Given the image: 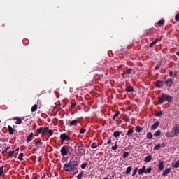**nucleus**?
I'll list each match as a JSON object with an SVG mask.
<instances>
[{
	"instance_id": "1",
	"label": "nucleus",
	"mask_w": 179,
	"mask_h": 179,
	"mask_svg": "<svg viewBox=\"0 0 179 179\" xmlns=\"http://www.w3.org/2000/svg\"><path fill=\"white\" fill-rule=\"evenodd\" d=\"M79 159L78 157L73 156L70 159L69 163L65 164L63 166L64 171H69V173H73L75 171L76 169H78V166H79Z\"/></svg>"
},
{
	"instance_id": "2",
	"label": "nucleus",
	"mask_w": 179,
	"mask_h": 179,
	"mask_svg": "<svg viewBox=\"0 0 179 179\" xmlns=\"http://www.w3.org/2000/svg\"><path fill=\"white\" fill-rule=\"evenodd\" d=\"M164 101L171 103L173 101V97L171 96V95H169L166 93H162L161 96L158 97V104H163Z\"/></svg>"
},
{
	"instance_id": "3",
	"label": "nucleus",
	"mask_w": 179,
	"mask_h": 179,
	"mask_svg": "<svg viewBox=\"0 0 179 179\" xmlns=\"http://www.w3.org/2000/svg\"><path fill=\"white\" fill-rule=\"evenodd\" d=\"M74 149L76 156H79L80 157L83 156V155H85V152H86L85 146L82 143L80 145L76 143L74 146Z\"/></svg>"
},
{
	"instance_id": "4",
	"label": "nucleus",
	"mask_w": 179,
	"mask_h": 179,
	"mask_svg": "<svg viewBox=\"0 0 179 179\" xmlns=\"http://www.w3.org/2000/svg\"><path fill=\"white\" fill-rule=\"evenodd\" d=\"M72 152H73V149L69 145H64L60 150V153L62 156H68V153H72Z\"/></svg>"
},
{
	"instance_id": "5",
	"label": "nucleus",
	"mask_w": 179,
	"mask_h": 179,
	"mask_svg": "<svg viewBox=\"0 0 179 179\" xmlns=\"http://www.w3.org/2000/svg\"><path fill=\"white\" fill-rule=\"evenodd\" d=\"M60 139L61 142H69L71 141V137L69 136L66 135L65 133H62L60 134Z\"/></svg>"
},
{
	"instance_id": "6",
	"label": "nucleus",
	"mask_w": 179,
	"mask_h": 179,
	"mask_svg": "<svg viewBox=\"0 0 179 179\" xmlns=\"http://www.w3.org/2000/svg\"><path fill=\"white\" fill-rule=\"evenodd\" d=\"M171 133L173 134V136H178L179 134V124H176L173 127V129L171 131Z\"/></svg>"
},
{
	"instance_id": "7",
	"label": "nucleus",
	"mask_w": 179,
	"mask_h": 179,
	"mask_svg": "<svg viewBox=\"0 0 179 179\" xmlns=\"http://www.w3.org/2000/svg\"><path fill=\"white\" fill-rule=\"evenodd\" d=\"M22 120H24V117L21 118L20 117H15L13 118V120L15 121V124H16L17 125H20V124H22V122H23Z\"/></svg>"
},
{
	"instance_id": "8",
	"label": "nucleus",
	"mask_w": 179,
	"mask_h": 179,
	"mask_svg": "<svg viewBox=\"0 0 179 179\" xmlns=\"http://www.w3.org/2000/svg\"><path fill=\"white\" fill-rule=\"evenodd\" d=\"M48 129V127H40L36 129V131L38 134H41V135H44L45 134H47V131Z\"/></svg>"
},
{
	"instance_id": "9",
	"label": "nucleus",
	"mask_w": 179,
	"mask_h": 179,
	"mask_svg": "<svg viewBox=\"0 0 179 179\" xmlns=\"http://www.w3.org/2000/svg\"><path fill=\"white\" fill-rule=\"evenodd\" d=\"M34 139V134L33 132L30 133L29 135L27 137V143H29Z\"/></svg>"
},
{
	"instance_id": "10",
	"label": "nucleus",
	"mask_w": 179,
	"mask_h": 179,
	"mask_svg": "<svg viewBox=\"0 0 179 179\" xmlns=\"http://www.w3.org/2000/svg\"><path fill=\"white\" fill-rule=\"evenodd\" d=\"M78 124H79V120H72V121H70V122H69L70 127H73V125H74L75 127H76V125H77Z\"/></svg>"
},
{
	"instance_id": "11",
	"label": "nucleus",
	"mask_w": 179,
	"mask_h": 179,
	"mask_svg": "<svg viewBox=\"0 0 179 179\" xmlns=\"http://www.w3.org/2000/svg\"><path fill=\"white\" fill-rule=\"evenodd\" d=\"M165 85H166V86H169V87H171V85H173V79H171V78H168V79L165 81Z\"/></svg>"
},
{
	"instance_id": "12",
	"label": "nucleus",
	"mask_w": 179,
	"mask_h": 179,
	"mask_svg": "<svg viewBox=\"0 0 179 179\" xmlns=\"http://www.w3.org/2000/svg\"><path fill=\"white\" fill-rule=\"evenodd\" d=\"M160 125V122H156L151 126V129L152 131H155V129H157V128Z\"/></svg>"
},
{
	"instance_id": "13",
	"label": "nucleus",
	"mask_w": 179,
	"mask_h": 179,
	"mask_svg": "<svg viewBox=\"0 0 179 179\" xmlns=\"http://www.w3.org/2000/svg\"><path fill=\"white\" fill-rule=\"evenodd\" d=\"M155 85L157 87L160 89V87H162V86H164V84L163 83V81L157 80V83H155Z\"/></svg>"
},
{
	"instance_id": "14",
	"label": "nucleus",
	"mask_w": 179,
	"mask_h": 179,
	"mask_svg": "<svg viewBox=\"0 0 179 179\" xmlns=\"http://www.w3.org/2000/svg\"><path fill=\"white\" fill-rule=\"evenodd\" d=\"M8 133L10 135H13L15 134V129L12 128L10 125L8 126Z\"/></svg>"
},
{
	"instance_id": "15",
	"label": "nucleus",
	"mask_w": 179,
	"mask_h": 179,
	"mask_svg": "<svg viewBox=\"0 0 179 179\" xmlns=\"http://www.w3.org/2000/svg\"><path fill=\"white\" fill-rule=\"evenodd\" d=\"M131 72H132L131 69L127 68V70L123 72L122 75H131Z\"/></svg>"
},
{
	"instance_id": "16",
	"label": "nucleus",
	"mask_w": 179,
	"mask_h": 179,
	"mask_svg": "<svg viewBox=\"0 0 179 179\" xmlns=\"http://www.w3.org/2000/svg\"><path fill=\"white\" fill-rule=\"evenodd\" d=\"M135 91V90L134 89V87H132V86H129V87H127L126 88H125V92H134Z\"/></svg>"
},
{
	"instance_id": "17",
	"label": "nucleus",
	"mask_w": 179,
	"mask_h": 179,
	"mask_svg": "<svg viewBox=\"0 0 179 179\" xmlns=\"http://www.w3.org/2000/svg\"><path fill=\"white\" fill-rule=\"evenodd\" d=\"M152 160V155H147L145 159L144 162H146V163H149Z\"/></svg>"
},
{
	"instance_id": "18",
	"label": "nucleus",
	"mask_w": 179,
	"mask_h": 179,
	"mask_svg": "<svg viewBox=\"0 0 179 179\" xmlns=\"http://www.w3.org/2000/svg\"><path fill=\"white\" fill-rule=\"evenodd\" d=\"M145 170H146V166H143L142 169H140L138 171V174L141 176L145 173Z\"/></svg>"
},
{
	"instance_id": "19",
	"label": "nucleus",
	"mask_w": 179,
	"mask_h": 179,
	"mask_svg": "<svg viewBox=\"0 0 179 179\" xmlns=\"http://www.w3.org/2000/svg\"><path fill=\"white\" fill-rule=\"evenodd\" d=\"M157 43H159V39H158V38L155 39L154 41H152L151 43H150V48H152V47H153L155 44H157Z\"/></svg>"
},
{
	"instance_id": "20",
	"label": "nucleus",
	"mask_w": 179,
	"mask_h": 179,
	"mask_svg": "<svg viewBox=\"0 0 179 179\" xmlns=\"http://www.w3.org/2000/svg\"><path fill=\"white\" fill-rule=\"evenodd\" d=\"M169 173H170V168H167L166 169H165L163 173H162V176L164 177H166V176H167V174H169Z\"/></svg>"
},
{
	"instance_id": "21",
	"label": "nucleus",
	"mask_w": 179,
	"mask_h": 179,
	"mask_svg": "<svg viewBox=\"0 0 179 179\" xmlns=\"http://www.w3.org/2000/svg\"><path fill=\"white\" fill-rule=\"evenodd\" d=\"M163 164H164L163 161H159L158 164V169H159L160 170H163V169H164V166Z\"/></svg>"
},
{
	"instance_id": "22",
	"label": "nucleus",
	"mask_w": 179,
	"mask_h": 179,
	"mask_svg": "<svg viewBox=\"0 0 179 179\" xmlns=\"http://www.w3.org/2000/svg\"><path fill=\"white\" fill-rule=\"evenodd\" d=\"M46 134H47V135H50V136H52V135H54V131H52V129H49V128L48 127Z\"/></svg>"
},
{
	"instance_id": "23",
	"label": "nucleus",
	"mask_w": 179,
	"mask_h": 179,
	"mask_svg": "<svg viewBox=\"0 0 179 179\" xmlns=\"http://www.w3.org/2000/svg\"><path fill=\"white\" fill-rule=\"evenodd\" d=\"M157 24H158V26H164V19H161L157 22Z\"/></svg>"
},
{
	"instance_id": "24",
	"label": "nucleus",
	"mask_w": 179,
	"mask_h": 179,
	"mask_svg": "<svg viewBox=\"0 0 179 179\" xmlns=\"http://www.w3.org/2000/svg\"><path fill=\"white\" fill-rule=\"evenodd\" d=\"M134 134V129L129 128L127 133L126 134L127 136Z\"/></svg>"
},
{
	"instance_id": "25",
	"label": "nucleus",
	"mask_w": 179,
	"mask_h": 179,
	"mask_svg": "<svg viewBox=\"0 0 179 179\" xmlns=\"http://www.w3.org/2000/svg\"><path fill=\"white\" fill-rule=\"evenodd\" d=\"M146 138H147V139H152L153 134H152V132L147 133Z\"/></svg>"
},
{
	"instance_id": "26",
	"label": "nucleus",
	"mask_w": 179,
	"mask_h": 179,
	"mask_svg": "<svg viewBox=\"0 0 179 179\" xmlns=\"http://www.w3.org/2000/svg\"><path fill=\"white\" fill-rule=\"evenodd\" d=\"M120 133L118 131H115L113 132L114 138H118L120 136Z\"/></svg>"
},
{
	"instance_id": "27",
	"label": "nucleus",
	"mask_w": 179,
	"mask_h": 179,
	"mask_svg": "<svg viewBox=\"0 0 179 179\" xmlns=\"http://www.w3.org/2000/svg\"><path fill=\"white\" fill-rule=\"evenodd\" d=\"M42 144H43V142L41 141V140H38V141H37L36 142L34 143V145L36 148H38V145H42Z\"/></svg>"
},
{
	"instance_id": "28",
	"label": "nucleus",
	"mask_w": 179,
	"mask_h": 179,
	"mask_svg": "<svg viewBox=\"0 0 179 179\" xmlns=\"http://www.w3.org/2000/svg\"><path fill=\"white\" fill-rule=\"evenodd\" d=\"M37 110V104H34L31 108V113H34L35 111H36Z\"/></svg>"
},
{
	"instance_id": "29",
	"label": "nucleus",
	"mask_w": 179,
	"mask_h": 179,
	"mask_svg": "<svg viewBox=\"0 0 179 179\" xmlns=\"http://www.w3.org/2000/svg\"><path fill=\"white\" fill-rule=\"evenodd\" d=\"M161 134H162V131L157 130L154 133V136H160Z\"/></svg>"
},
{
	"instance_id": "30",
	"label": "nucleus",
	"mask_w": 179,
	"mask_h": 179,
	"mask_svg": "<svg viewBox=\"0 0 179 179\" xmlns=\"http://www.w3.org/2000/svg\"><path fill=\"white\" fill-rule=\"evenodd\" d=\"M118 115H120L119 110L116 111V113L113 115V120H115L117 118V117H118Z\"/></svg>"
},
{
	"instance_id": "31",
	"label": "nucleus",
	"mask_w": 179,
	"mask_h": 179,
	"mask_svg": "<svg viewBox=\"0 0 179 179\" xmlns=\"http://www.w3.org/2000/svg\"><path fill=\"white\" fill-rule=\"evenodd\" d=\"M173 169H178L179 167V159L173 165Z\"/></svg>"
},
{
	"instance_id": "32",
	"label": "nucleus",
	"mask_w": 179,
	"mask_h": 179,
	"mask_svg": "<svg viewBox=\"0 0 179 179\" xmlns=\"http://www.w3.org/2000/svg\"><path fill=\"white\" fill-rule=\"evenodd\" d=\"M152 172V169L150 167L145 169V174H149Z\"/></svg>"
},
{
	"instance_id": "33",
	"label": "nucleus",
	"mask_w": 179,
	"mask_h": 179,
	"mask_svg": "<svg viewBox=\"0 0 179 179\" xmlns=\"http://www.w3.org/2000/svg\"><path fill=\"white\" fill-rule=\"evenodd\" d=\"M128 156H129V152H124L123 153L122 157L123 159H127V157H128Z\"/></svg>"
},
{
	"instance_id": "34",
	"label": "nucleus",
	"mask_w": 179,
	"mask_h": 179,
	"mask_svg": "<svg viewBox=\"0 0 179 179\" xmlns=\"http://www.w3.org/2000/svg\"><path fill=\"white\" fill-rule=\"evenodd\" d=\"M131 170H132V167L131 166H128L127 168V170H126V173L129 174L131 173Z\"/></svg>"
},
{
	"instance_id": "35",
	"label": "nucleus",
	"mask_w": 179,
	"mask_h": 179,
	"mask_svg": "<svg viewBox=\"0 0 179 179\" xmlns=\"http://www.w3.org/2000/svg\"><path fill=\"white\" fill-rule=\"evenodd\" d=\"M142 129H143L142 127H141L139 126L136 127V131L138 133L141 132L142 131Z\"/></svg>"
},
{
	"instance_id": "36",
	"label": "nucleus",
	"mask_w": 179,
	"mask_h": 179,
	"mask_svg": "<svg viewBox=\"0 0 179 179\" xmlns=\"http://www.w3.org/2000/svg\"><path fill=\"white\" fill-rule=\"evenodd\" d=\"M163 112L159 111L155 114V117H162Z\"/></svg>"
},
{
	"instance_id": "37",
	"label": "nucleus",
	"mask_w": 179,
	"mask_h": 179,
	"mask_svg": "<svg viewBox=\"0 0 179 179\" xmlns=\"http://www.w3.org/2000/svg\"><path fill=\"white\" fill-rule=\"evenodd\" d=\"M118 148V145L117 143L115 144V145L111 147L112 150H117V148Z\"/></svg>"
},
{
	"instance_id": "38",
	"label": "nucleus",
	"mask_w": 179,
	"mask_h": 179,
	"mask_svg": "<svg viewBox=\"0 0 179 179\" xmlns=\"http://www.w3.org/2000/svg\"><path fill=\"white\" fill-rule=\"evenodd\" d=\"M136 173H138V167H136L132 173V176L134 177V176H135L136 174Z\"/></svg>"
},
{
	"instance_id": "39",
	"label": "nucleus",
	"mask_w": 179,
	"mask_h": 179,
	"mask_svg": "<svg viewBox=\"0 0 179 179\" xmlns=\"http://www.w3.org/2000/svg\"><path fill=\"white\" fill-rule=\"evenodd\" d=\"M23 156H24L23 153H20L19 156H18L19 160H20V161L23 160Z\"/></svg>"
},
{
	"instance_id": "40",
	"label": "nucleus",
	"mask_w": 179,
	"mask_h": 179,
	"mask_svg": "<svg viewBox=\"0 0 179 179\" xmlns=\"http://www.w3.org/2000/svg\"><path fill=\"white\" fill-rule=\"evenodd\" d=\"M92 149H96V148H97V143H96L95 142L93 143L91 145Z\"/></svg>"
},
{
	"instance_id": "41",
	"label": "nucleus",
	"mask_w": 179,
	"mask_h": 179,
	"mask_svg": "<svg viewBox=\"0 0 179 179\" xmlns=\"http://www.w3.org/2000/svg\"><path fill=\"white\" fill-rule=\"evenodd\" d=\"M161 148L160 144L156 145L154 146V150H159V148Z\"/></svg>"
},
{
	"instance_id": "42",
	"label": "nucleus",
	"mask_w": 179,
	"mask_h": 179,
	"mask_svg": "<svg viewBox=\"0 0 179 179\" xmlns=\"http://www.w3.org/2000/svg\"><path fill=\"white\" fill-rule=\"evenodd\" d=\"M123 120L125 122H129V117H128V116L123 117Z\"/></svg>"
},
{
	"instance_id": "43",
	"label": "nucleus",
	"mask_w": 179,
	"mask_h": 179,
	"mask_svg": "<svg viewBox=\"0 0 179 179\" xmlns=\"http://www.w3.org/2000/svg\"><path fill=\"white\" fill-rule=\"evenodd\" d=\"M3 174V166L0 167V177Z\"/></svg>"
},
{
	"instance_id": "44",
	"label": "nucleus",
	"mask_w": 179,
	"mask_h": 179,
	"mask_svg": "<svg viewBox=\"0 0 179 179\" xmlns=\"http://www.w3.org/2000/svg\"><path fill=\"white\" fill-rule=\"evenodd\" d=\"M14 153H15V150L10 151V152L8 153V157H12V156H13Z\"/></svg>"
},
{
	"instance_id": "45",
	"label": "nucleus",
	"mask_w": 179,
	"mask_h": 179,
	"mask_svg": "<svg viewBox=\"0 0 179 179\" xmlns=\"http://www.w3.org/2000/svg\"><path fill=\"white\" fill-rule=\"evenodd\" d=\"M86 166H87V162L81 164V169H86Z\"/></svg>"
},
{
	"instance_id": "46",
	"label": "nucleus",
	"mask_w": 179,
	"mask_h": 179,
	"mask_svg": "<svg viewBox=\"0 0 179 179\" xmlns=\"http://www.w3.org/2000/svg\"><path fill=\"white\" fill-rule=\"evenodd\" d=\"M175 20H176V22H179V13L176 15Z\"/></svg>"
},
{
	"instance_id": "47",
	"label": "nucleus",
	"mask_w": 179,
	"mask_h": 179,
	"mask_svg": "<svg viewBox=\"0 0 179 179\" xmlns=\"http://www.w3.org/2000/svg\"><path fill=\"white\" fill-rule=\"evenodd\" d=\"M86 132V129L85 128H81L80 130V134H85Z\"/></svg>"
},
{
	"instance_id": "48",
	"label": "nucleus",
	"mask_w": 179,
	"mask_h": 179,
	"mask_svg": "<svg viewBox=\"0 0 179 179\" xmlns=\"http://www.w3.org/2000/svg\"><path fill=\"white\" fill-rule=\"evenodd\" d=\"M10 147H7L6 148H5L3 151L2 153H6V152H8V150H9Z\"/></svg>"
},
{
	"instance_id": "49",
	"label": "nucleus",
	"mask_w": 179,
	"mask_h": 179,
	"mask_svg": "<svg viewBox=\"0 0 179 179\" xmlns=\"http://www.w3.org/2000/svg\"><path fill=\"white\" fill-rule=\"evenodd\" d=\"M107 145H111V138H109L106 143Z\"/></svg>"
},
{
	"instance_id": "50",
	"label": "nucleus",
	"mask_w": 179,
	"mask_h": 179,
	"mask_svg": "<svg viewBox=\"0 0 179 179\" xmlns=\"http://www.w3.org/2000/svg\"><path fill=\"white\" fill-rule=\"evenodd\" d=\"M161 65H162V64H158V65H157V66H155L156 71H157V70L159 69V68H160Z\"/></svg>"
},
{
	"instance_id": "51",
	"label": "nucleus",
	"mask_w": 179,
	"mask_h": 179,
	"mask_svg": "<svg viewBox=\"0 0 179 179\" xmlns=\"http://www.w3.org/2000/svg\"><path fill=\"white\" fill-rule=\"evenodd\" d=\"M82 176H83V175H80V173H79V174L77 176V179H82Z\"/></svg>"
},
{
	"instance_id": "52",
	"label": "nucleus",
	"mask_w": 179,
	"mask_h": 179,
	"mask_svg": "<svg viewBox=\"0 0 179 179\" xmlns=\"http://www.w3.org/2000/svg\"><path fill=\"white\" fill-rule=\"evenodd\" d=\"M169 76L170 78H173V72L171 71H169Z\"/></svg>"
},
{
	"instance_id": "53",
	"label": "nucleus",
	"mask_w": 179,
	"mask_h": 179,
	"mask_svg": "<svg viewBox=\"0 0 179 179\" xmlns=\"http://www.w3.org/2000/svg\"><path fill=\"white\" fill-rule=\"evenodd\" d=\"M73 107H76V103L71 104V108H73Z\"/></svg>"
},
{
	"instance_id": "54",
	"label": "nucleus",
	"mask_w": 179,
	"mask_h": 179,
	"mask_svg": "<svg viewBox=\"0 0 179 179\" xmlns=\"http://www.w3.org/2000/svg\"><path fill=\"white\" fill-rule=\"evenodd\" d=\"M161 148H166V144L162 143V144L161 145Z\"/></svg>"
},
{
	"instance_id": "55",
	"label": "nucleus",
	"mask_w": 179,
	"mask_h": 179,
	"mask_svg": "<svg viewBox=\"0 0 179 179\" xmlns=\"http://www.w3.org/2000/svg\"><path fill=\"white\" fill-rule=\"evenodd\" d=\"M83 174H85V171H81L80 173V175L83 176Z\"/></svg>"
},
{
	"instance_id": "56",
	"label": "nucleus",
	"mask_w": 179,
	"mask_h": 179,
	"mask_svg": "<svg viewBox=\"0 0 179 179\" xmlns=\"http://www.w3.org/2000/svg\"><path fill=\"white\" fill-rule=\"evenodd\" d=\"M121 121H118L117 122V125L118 126V125H120V124H121Z\"/></svg>"
},
{
	"instance_id": "57",
	"label": "nucleus",
	"mask_w": 179,
	"mask_h": 179,
	"mask_svg": "<svg viewBox=\"0 0 179 179\" xmlns=\"http://www.w3.org/2000/svg\"><path fill=\"white\" fill-rule=\"evenodd\" d=\"M15 152H19V148L15 149Z\"/></svg>"
},
{
	"instance_id": "58",
	"label": "nucleus",
	"mask_w": 179,
	"mask_h": 179,
	"mask_svg": "<svg viewBox=\"0 0 179 179\" xmlns=\"http://www.w3.org/2000/svg\"><path fill=\"white\" fill-rule=\"evenodd\" d=\"M176 55L179 57V51L176 52Z\"/></svg>"
},
{
	"instance_id": "59",
	"label": "nucleus",
	"mask_w": 179,
	"mask_h": 179,
	"mask_svg": "<svg viewBox=\"0 0 179 179\" xmlns=\"http://www.w3.org/2000/svg\"><path fill=\"white\" fill-rule=\"evenodd\" d=\"M38 178L36 176L34 177L33 179H37Z\"/></svg>"
},
{
	"instance_id": "60",
	"label": "nucleus",
	"mask_w": 179,
	"mask_h": 179,
	"mask_svg": "<svg viewBox=\"0 0 179 179\" xmlns=\"http://www.w3.org/2000/svg\"><path fill=\"white\" fill-rule=\"evenodd\" d=\"M174 76H177V73H174Z\"/></svg>"
},
{
	"instance_id": "61",
	"label": "nucleus",
	"mask_w": 179,
	"mask_h": 179,
	"mask_svg": "<svg viewBox=\"0 0 179 179\" xmlns=\"http://www.w3.org/2000/svg\"><path fill=\"white\" fill-rule=\"evenodd\" d=\"M50 179H51V178H50Z\"/></svg>"
}]
</instances>
